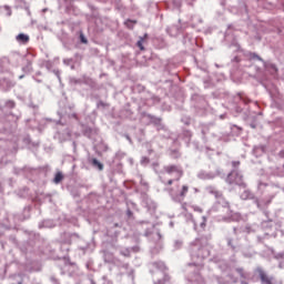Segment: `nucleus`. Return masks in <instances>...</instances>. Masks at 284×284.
<instances>
[{"instance_id": "f257e3e1", "label": "nucleus", "mask_w": 284, "mask_h": 284, "mask_svg": "<svg viewBox=\"0 0 284 284\" xmlns=\"http://www.w3.org/2000/svg\"><path fill=\"white\" fill-rule=\"evenodd\" d=\"M164 172L170 176L175 174V179L169 180L166 182V185H173L174 181H181V179L183 178V170L174 164L164 166Z\"/></svg>"}, {"instance_id": "f03ea898", "label": "nucleus", "mask_w": 284, "mask_h": 284, "mask_svg": "<svg viewBox=\"0 0 284 284\" xmlns=\"http://www.w3.org/2000/svg\"><path fill=\"white\" fill-rule=\"evenodd\" d=\"M187 192H190V186L187 185H182L181 190L178 191L175 194H174V189H170L171 196H173V199L179 202L185 201V197L187 196Z\"/></svg>"}, {"instance_id": "7ed1b4c3", "label": "nucleus", "mask_w": 284, "mask_h": 284, "mask_svg": "<svg viewBox=\"0 0 284 284\" xmlns=\"http://www.w3.org/2000/svg\"><path fill=\"white\" fill-rule=\"evenodd\" d=\"M261 284H274V276H270L263 268H256Z\"/></svg>"}, {"instance_id": "20e7f679", "label": "nucleus", "mask_w": 284, "mask_h": 284, "mask_svg": "<svg viewBox=\"0 0 284 284\" xmlns=\"http://www.w3.org/2000/svg\"><path fill=\"white\" fill-rule=\"evenodd\" d=\"M243 181V176L236 172H232L227 175L226 182L230 185H241V182Z\"/></svg>"}, {"instance_id": "39448f33", "label": "nucleus", "mask_w": 284, "mask_h": 284, "mask_svg": "<svg viewBox=\"0 0 284 284\" xmlns=\"http://www.w3.org/2000/svg\"><path fill=\"white\" fill-rule=\"evenodd\" d=\"M16 39L19 43H28L30 41V37L24 33H19Z\"/></svg>"}, {"instance_id": "423d86ee", "label": "nucleus", "mask_w": 284, "mask_h": 284, "mask_svg": "<svg viewBox=\"0 0 284 284\" xmlns=\"http://www.w3.org/2000/svg\"><path fill=\"white\" fill-rule=\"evenodd\" d=\"M146 39H148V34H144V37H141L136 42V45L139 47L141 52L145 51V47H143V43H145Z\"/></svg>"}, {"instance_id": "0eeeda50", "label": "nucleus", "mask_w": 284, "mask_h": 284, "mask_svg": "<svg viewBox=\"0 0 284 284\" xmlns=\"http://www.w3.org/2000/svg\"><path fill=\"white\" fill-rule=\"evenodd\" d=\"M92 165L94 168H98V170H100V171L103 170V164L101 162H99V160H97V159H92Z\"/></svg>"}, {"instance_id": "6e6552de", "label": "nucleus", "mask_w": 284, "mask_h": 284, "mask_svg": "<svg viewBox=\"0 0 284 284\" xmlns=\"http://www.w3.org/2000/svg\"><path fill=\"white\" fill-rule=\"evenodd\" d=\"M63 181V173L58 172L54 176V183H61Z\"/></svg>"}, {"instance_id": "1a4fd4ad", "label": "nucleus", "mask_w": 284, "mask_h": 284, "mask_svg": "<svg viewBox=\"0 0 284 284\" xmlns=\"http://www.w3.org/2000/svg\"><path fill=\"white\" fill-rule=\"evenodd\" d=\"M194 212H199L200 214L203 212V209L200 206H193Z\"/></svg>"}, {"instance_id": "9d476101", "label": "nucleus", "mask_w": 284, "mask_h": 284, "mask_svg": "<svg viewBox=\"0 0 284 284\" xmlns=\"http://www.w3.org/2000/svg\"><path fill=\"white\" fill-rule=\"evenodd\" d=\"M80 38H81L82 43H88V39H85V37H83V34H81Z\"/></svg>"}, {"instance_id": "9b49d317", "label": "nucleus", "mask_w": 284, "mask_h": 284, "mask_svg": "<svg viewBox=\"0 0 284 284\" xmlns=\"http://www.w3.org/2000/svg\"><path fill=\"white\" fill-rule=\"evenodd\" d=\"M128 23H136V21L128 20L125 24L128 26Z\"/></svg>"}, {"instance_id": "f8f14e48", "label": "nucleus", "mask_w": 284, "mask_h": 284, "mask_svg": "<svg viewBox=\"0 0 284 284\" xmlns=\"http://www.w3.org/2000/svg\"><path fill=\"white\" fill-rule=\"evenodd\" d=\"M237 272H240V274H243V268H237Z\"/></svg>"}, {"instance_id": "ddd939ff", "label": "nucleus", "mask_w": 284, "mask_h": 284, "mask_svg": "<svg viewBox=\"0 0 284 284\" xmlns=\"http://www.w3.org/2000/svg\"><path fill=\"white\" fill-rule=\"evenodd\" d=\"M240 164V162H234V165H239Z\"/></svg>"}, {"instance_id": "4468645a", "label": "nucleus", "mask_w": 284, "mask_h": 284, "mask_svg": "<svg viewBox=\"0 0 284 284\" xmlns=\"http://www.w3.org/2000/svg\"><path fill=\"white\" fill-rule=\"evenodd\" d=\"M18 284H22V283L20 282V283H18Z\"/></svg>"}]
</instances>
